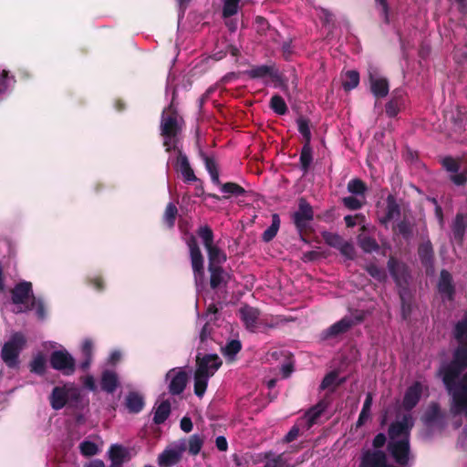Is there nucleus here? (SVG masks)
<instances>
[{"mask_svg":"<svg viewBox=\"0 0 467 467\" xmlns=\"http://www.w3.org/2000/svg\"><path fill=\"white\" fill-rule=\"evenodd\" d=\"M355 320L351 317H345L338 322L333 324L325 332V337H336L348 331L352 326H354Z\"/></svg>","mask_w":467,"mask_h":467,"instance_id":"6ab92c4d","label":"nucleus"},{"mask_svg":"<svg viewBox=\"0 0 467 467\" xmlns=\"http://www.w3.org/2000/svg\"><path fill=\"white\" fill-rule=\"evenodd\" d=\"M373 402V398L371 393H368L366 396V400L363 404V408L359 414L357 425L362 426L369 418H370V410Z\"/></svg>","mask_w":467,"mask_h":467,"instance_id":"2f4dec72","label":"nucleus"},{"mask_svg":"<svg viewBox=\"0 0 467 467\" xmlns=\"http://www.w3.org/2000/svg\"><path fill=\"white\" fill-rule=\"evenodd\" d=\"M454 337L459 346L453 353L452 360L441 367L440 375L451 396V413L467 417V373L459 379L461 373L467 368V314L455 325Z\"/></svg>","mask_w":467,"mask_h":467,"instance_id":"f257e3e1","label":"nucleus"},{"mask_svg":"<svg viewBox=\"0 0 467 467\" xmlns=\"http://www.w3.org/2000/svg\"><path fill=\"white\" fill-rule=\"evenodd\" d=\"M465 232L464 218L462 214H457L452 224L453 239L462 242Z\"/></svg>","mask_w":467,"mask_h":467,"instance_id":"c756f323","label":"nucleus"},{"mask_svg":"<svg viewBox=\"0 0 467 467\" xmlns=\"http://www.w3.org/2000/svg\"><path fill=\"white\" fill-rule=\"evenodd\" d=\"M240 0H223V16L228 17L235 15L238 11V4Z\"/></svg>","mask_w":467,"mask_h":467,"instance_id":"49530a36","label":"nucleus"},{"mask_svg":"<svg viewBox=\"0 0 467 467\" xmlns=\"http://www.w3.org/2000/svg\"><path fill=\"white\" fill-rule=\"evenodd\" d=\"M348 190L349 192L357 195H363L366 192V185L358 179H353L348 183Z\"/></svg>","mask_w":467,"mask_h":467,"instance_id":"c03bdc74","label":"nucleus"},{"mask_svg":"<svg viewBox=\"0 0 467 467\" xmlns=\"http://www.w3.org/2000/svg\"><path fill=\"white\" fill-rule=\"evenodd\" d=\"M80 452L87 457L96 455L99 452L98 445L90 441H84L79 444Z\"/></svg>","mask_w":467,"mask_h":467,"instance_id":"a19ab883","label":"nucleus"},{"mask_svg":"<svg viewBox=\"0 0 467 467\" xmlns=\"http://www.w3.org/2000/svg\"><path fill=\"white\" fill-rule=\"evenodd\" d=\"M326 408V402L320 401L306 413V420L309 427L315 423L316 420L325 411Z\"/></svg>","mask_w":467,"mask_h":467,"instance_id":"473e14b6","label":"nucleus"},{"mask_svg":"<svg viewBox=\"0 0 467 467\" xmlns=\"http://www.w3.org/2000/svg\"><path fill=\"white\" fill-rule=\"evenodd\" d=\"M199 236L203 242L204 247L207 248L213 244V234L212 230L207 226H202L199 229Z\"/></svg>","mask_w":467,"mask_h":467,"instance_id":"de8ad7c7","label":"nucleus"},{"mask_svg":"<svg viewBox=\"0 0 467 467\" xmlns=\"http://www.w3.org/2000/svg\"><path fill=\"white\" fill-rule=\"evenodd\" d=\"M367 271L372 277L376 278L379 281H382L386 277L384 269L379 268L376 265L371 264V265H368Z\"/></svg>","mask_w":467,"mask_h":467,"instance_id":"5fc2aeb1","label":"nucleus"},{"mask_svg":"<svg viewBox=\"0 0 467 467\" xmlns=\"http://www.w3.org/2000/svg\"><path fill=\"white\" fill-rule=\"evenodd\" d=\"M293 219L299 230L305 229L312 221L313 210L305 200H300L298 210L294 213Z\"/></svg>","mask_w":467,"mask_h":467,"instance_id":"ddd939ff","label":"nucleus"},{"mask_svg":"<svg viewBox=\"0 0 467 467\" xmlns=\"http://www.w3.org/2000/svg\"><path fill=\"white\" fill-rule=\"evenodd\" d=\"M222 365L221 358L215 354L205 355L202 358L197 357V368L194 374V393L202 398L207 389L211 377L219 369Z\"/></svg>","mask_w":467,"mask_h":467,"instance_id":"7ed1b4c3","label":"nucleus"},{"mask_svg":"<svg viewBox=\"0 0 467 467\" xmlns=\"http://www.w3.org/2000/svg\"><path fill=\"white\" fill-rule=\"evenodd\" d=\"M119 385L117 374L113 371H105L101 378V388L103 390L112 393Z\"/></svg>","mask_w":467,"mask_h":467,"instance_id":"a878e982","label":"nucleus"},{"mask_svg":"<svg viewBox=\"0 0 467 467\" xmlns=\"http://www.w3.org/2000/svg\"><path fill=\"white\" fill-rule=\"evenodd\" d=\"M177 207L172 202H170L165 210L164 213V221L169 225V227L173 226L176 214H177Z\"/></svg>","mask_w":467,"mask_h":467,"instance_id":"8fccbe9b","label":"nucleus"},{"mask_svg":"<svg viewBox=\"0 0 467 467\" xmlns=\"http://www.w3.org/2000/svg\"><path fill=\"white\" fill-rule=\"evenodd\" d=\"M170 109L164 110L161 119V135L164 137V146L167 150L175 147V136L178 130V121L176 116L172 113L169 115Z\"/></svg>","mask_w":467,"mask_h":467,"instance_id":"6e6552de","label":"nucleus"},{"mask_svg":"<svg viewBox=\"0 0 467 467\" xmlns=\"http://www.w3.org/2000/svg\"><path fill=\"white\" fill-rule=\"evenodd\" d=\"M187 244L190 250L192 266L194 274L197 292L199 294L200 287L204 283L203 258L194 236L192 235L187 240Z\"/></svg>","mask_w":467,"mask_h":467,"instance_id":"0eeeda50","label":"nucleus"},{"mask_svg":"<svg viewBox=\"0 0 467 467\" xmlns=\"http://www.w3.org/2000/svg\"><path fill=\"white\" fill-rule=\"evenodd\" d=\"M397 227L399 233L402 234L404 237H408L411 232L410 224L405 221L400 222Z\"/></svg>","mask_w":467,"mask_h":467,"instance_id":"e2e57ef3","label":"nucleus"},{"mask_svg":"<svg viewBox=\"0 0 467 467\" xmlns=\"http://www.w3.org/2000/svg\"><path fill=\"white\" fill-rule=\"evenodd\" d=\"M12 301L15 306L14 312L21 313L35 309L39 318L45 317L43 304L33 296L30 282L24 281L15 286L12 291Z\"/></svg>","mask_w":467,"mask_h":467,"instance_id":"20e7f679","label":"nucleus"},{"mask_svg":"<svg viewBox=\"0 0 467 467\" xmlns=\"http://www.w3.org/2000/svg\"><path fill=\"white\" fill-rule=\"evenodd\" d=\"M344 220L348 227H353L357 223H362L364 221V216L362 214H357L355 216L347 215Z\"/></svg>","mask_w":467,"mask_h":467,"instance_id":"052dcab7","label":"nucleus"},{"mask_svg":"<svg viewBox=\"0 0 467 467\" xmlns=\"http://www.w3.org/2000/svg\"><path fill=\"white\" fill-rule=\"evenodd\" d=\"M186 451L185 440H180L168 446L158 457L160 467H171L176 464Z\"/></svg>","mask_w":467,"mask_h":467,"instance_id":"1a4fd4ad","label":"nucleus"},{"mask_svg":"<svg viewBox=\"0 0 467 467\" xmlns=\"http://www.w3.org/2000/svg\"><path fill=\"white\" fill-rule=\"evenodd\" d=\"M179 171L182 173L184 182H191L197 181V178L190 166L188 159L185 155L180 154L177 160Z\"/></svg>","mask_w":467,"mask_h":467,"instance_id":"4be33fe9","label":"nucleus"},{"mask_svg":"<svg viewBox=\"0 0 467 467\" xmlns=\"http://www.w3.org/2000/svg\"><path fill=\"white\" fill-rule=\"evenodd\" d=\"M388 267L390 275L399 285L402 281H407V272L403 264L391 257L389 260Z\"/></svg>","mask_w":467,"mask_h":467,"instance_id":"412c9836","label":"nucleus"},{"mask_svg":"<svg viewBox=\"0 0 467 467\" xmlns=\"http://www.w3.org/2000/svg\"><path fill=\"white\" fill-rule=\"evenodd\" d=\"M221 191L225 194L235 196H239L244 192V188L234 182L222 184Z\"/></svg>","mask_w":467,"mask_h":467,"instance_id":"a18cd8bd","label":"nucleus"},{"mask_svg":"<svg viewBox=\"0 0 467 467\" xmlns=\"http://www.w3.org/2000/svg\"><path fill=\"white\" fill-rule=\"evenodd\" d=\"M376 3L380 6V12L384 16L386 22L389 21V8L387 5V0H376Z\"/></svg>","mask_w":467,"mask_h":467,"instance_id":"69168bd1","label":"nucleus"},{"mask_svg":"<svg viewBox=\"0 0 467 467\" xmlns=\"http://www.w3.org/2000/svg\"><path fill=\"white\" fill-rule=\"evenodd\" d=\"M11 79L7 77V72L5 70H2L0 72V94L5 92L10 83Z\"/></svg>","mask_w":467,"mask_h":467,"instance_id":"680f3d73","label":"nucleus"},{"mask_svg":"<svg viewBox=\"0 0 467 467\" xmlns=\"http://www.w3.org/2000/svg\"><path fill=\"white\" fill-rule=\"evenodd\" d=\"M50 363L53 368L64 375H71L75 371V360L66 350L54 351L50 357Z\"/></svg>","mask_w":467,"mask_h":467,"instance_id":"9d476101","label":"nucleus"},{"mask_svg":"<svg viewBox=\"0 0 467 467\" xmlns=\"http://www.w3.org/2000/svg\"><path fill=\"white\" fill-rule=\"evenodd\" d=\"M370 89L375 97L384 98L389 93L388 80L380 76L376 69L370 68L368 71Z\"/></svg>","mask_w":467,"mask_h":467,"instance_id":"f8f14e48","label":"nucleus"},{"mask_svg":"<svg viewBox=\"0 0 467 467\" xmlns=\"http://www.w3.org/2000/svg\"><path fill=\"white\" fill-rule=\"evenodd\" d=\"M204 162H205L206 170L208 171V172L211 176L212 182L214 184L219 185L220 180H219V172H218L216 162L214 161V160H213L212 158H209V157L204 158Z\"/></svg>","mask_w":467,"mask_h":467,"instance_id":"c9c22d12","label":"nucleus"},{"mask_svg":"<svg viewBox=\"0 0 467 467\" xmlns=\"http://www.w3.org/2000/svg\"><path fill=\"white\" fill-rule=\"evenodd\" d=\"M425 389V386L418 381L409 387L405 392L402 406L408 410L414 408L419 402Z\"/></svg>","mask_w":467,"mask_h":467,"instance_id":"4468645a","label":"nucleus"},{"mask_svg":"<svg viewBox=\"0 0 467 467\" xmlns=\"http://www.w3.org/2000/svg\"><path fill=\"white\" fill-rule=\"evenodd\" d=\"M31 371L42 374L46 368V359L42 355H37L31 362Z\"/></svg>","mask_w":467,"mask_h":467,"instance_id":"3c124183","label":"nucleus"},{"mask_svg":"<svg viewBox=\"0 0 467 467\" xmlns=\"http://www.w3.org/2000/svg\"><path fill=\"white\" fill-rule=\"evenodd\" d=\"M400 206L396 202L394 196L389 195L387 198V206L384 209L383 213L379 212V220L380 223L387 226L389 222L397 219L400 216Z\"/></svg>","mask_w":467,"mask_h":467,"instance_id":"2eb2a0df","label":"nucleus"},{"mask_svg":"<svg viewBox=\"0 0 467 467\" xmlns=\"http://www.w3.org/2000/svg\"><path fill=\"white\" fill-rule=\"evenodd\" d=\"M216 447L221 451H226L228 449V443L223 436H218L215 441Z\"/></svg>","mask_w":467,"mask_h":467,"instance_id":"338daca9","label":"nucleus"},{"mask_svg":"<svg viewBox=\"0 0 467 467\" xmlns=\"http://www.w3.org/2000/svg\"><path fill=\"white\" fill-rule=\"evenodd\" d=\"M252 78L262 79L265 83L274 81L277 78V71L272 66H258L247 71Z\"/></svg>","mask_w":467,"mask_h":467,"instance_id":"dca6fc26","label":"nucleus"},{"mask_svg":"<svg viewBox=\"0 0 467 467\" xmlns=\"http://www.w3.org/2000/svg\"><path fill=\"white\" fill-rule=\"evenodd\" d=\"M343 203L349 210H358L363 206L364 199L360 200L354 196H348L343 199Z\"/></svg>","mask_w":467,"mask_h":467,"instance_id":"603ef678","label":"nucleus"},{"mask_svg":"<svg viewBox=\"0 0 467 467\" xmlns=\"http://www.w3.org/2000/svg\"><path fill=\"white\" fill-rule=\"evenodd\" d=\"M171 412V404L168 400L161 401L154 411L153 420L157 424L163 423Z\"/></svg>","mask_w":467,"mask_h":467,"instance_id":"c85d7f7f","label":"nucleus"},{"mask_svg":"<svg viewBox=\"0 0 467 467\" xmlns=\"http://www.w3.org/2000/svg\"><path fill=\"white\" fill-rule=\"evenodd\" d=\"M205 249L207 250L208 253L209 266H219V265L225 262L226 255L217 246L212 244L211 246Z\"/></svg>","mask_w":467,"mask_h":467,"instance_id":"bb28decb","label":"nucleus"},{"mask_svg":"<svg viewBox=\"0 0 467 467\" xmlns=\"http://www.w3.org/2000/svg\"><path fill=\"white\" fill-rule=\"evenodd\" d=\"M300 162L304 171H306L312 162V150L309 144L304 145L300 155Z\"/></svg>","mask_w":467,"mask_h":467,"instance_id":"79ce46f5","label":"nucleus"},{"mask_svg":"<svg viewBox=\"0 0 467 467\" xmlns=\"http://www.w3.org/2000/svg\"><path fill=\"white\" fill-rule=\"evenodd\" d=\"M205 438L203 435L201 434H193L189 437L186 442V450H188V452L192 455L196 456L200 453L203 444H204Z\"/></svg>","mask_w":467,"mask_h":467,"instance_id":"b1692460","label":"nucleus"},{"mask_svg":"<svg viewBox=\"0 0 467 467\" xmlns=\"http://www.w3.org/2000/svg\"><path fill=\"white\" fill-rule=\"evenodd\" d=\"M340 380L338 379V375L337 372L328 373L321 382L320 388L322 389H331L333 390L336 387L340 384Z\"/></svg>","mask_w":467,"mask_h":467,"instance_id":"f704fd0d","label":"nucleus"},{"mask_svg":"<svg viewBox=\"0 0 467 467\" xmlns=\"http://www.w3.org/2000/svg\"><path fill=\"white\" fill-rule=\"evenodd\" d=\"M442 166L451 173L457 172L460 168L458 161L451 157L442 160Z\"/></svg>","mask_w":467,"mask_h":467,"instance_id":"4d7b16f0","label":"nucleus"},{"mask_svg":"<svg viewBox=\"0 0 467 467\" xmlns=\"http://www.w3.org/2000/svg\"><path fill=\"white\" fill-rule=\"evenodd\" d=\"M92 347V342L88 339H86L82 344V353L85 357V361L81 363L80 367L83 370L88 368L91 363Z\"/></svg>","mask_w":467,"mask_h":467,"instance_id":"58836bf2","label":"nucleus"},{"mask_svg":"<svg viewBox=\"0 0 467 467\" xmlns=\"http://www.w3.org/2000/svg\"><path fill=\"white\" fill-rule=\"evenodd\" d=\"M414 424L410 414L392 423L389 429L388 450L401 467H408L410 460V431Z\"/></svg>","mask_w":467,"mask_h":467,"instance_id":"f03ea898","label":"nucleus"},{"mask_svg":"<svg viewBox=\"0 0 467 467\" xmlns=\"http://www.w3.org/2000/svg\"><path fill=\"white\" fill-rule=\"evenodd\" d=\"M111 465L119 466L129 459V450L120 444H112L108 451Z\"/></svg>","mask_w":467,"mask_h":467,"instance_id":"a211bd4d","label":"nucleus"},{"mask_svg":"<svg viewBox=\"0 0 467 467\" xmlns=\"http://www.w3.org/2000/svg\"><path fill=\"white\" fill-rule=\"evenodd\" d=\"M322 236L328 245L335 248H338V246L344 241L340 235L330 232H324Z\"/></svg>","mask_w":467,"mask_h":467,"instance_id":"09e8293b","label":"nucleus"},{"mask_svg":"<svg viewBox=\"0 0 467 467\" xmlns=\"http://www.w3.org/2000/svg\"><path fill=\"white\" fill-rule=\"evenodd\" d=\"M347 258L351 259L355 254V248L349 242L343 241L337 248Z\"/></svg>","mask_w":467,"mask_h":467,"instance_id":"6e6d98bb","label":"nucleus"},{"mask_svg":"<svg viewBox=\"0 0 467 467\" xmlns=\"http://www.w3.org/2000/svg\"><path fill=\"white\" fill-rule=\"evenodd\" d=\"M270 107L278 115H284L287 111L285 100L278 95L272 97L270 100Z\"/></svg>","mask_w":467,"mask_h":467,"instance_id":"4c0bfd02","label":"nucleus"},{"mask_svg":"<svg viewBox=\"0 0 467 467\" xmlns=\"http://www.w3.org/2000/svg\"><path fill=\"white\" fill-rule=\"evenodd\" d=\"M440 408L438 404L432 403L428 411L426 412L424 416V420L426 423L432 422L439 415Z\"/></svg>","mask_w":467,"mask_h":467,"instance_id":"13d9d810","label":"nucleus"},{"mask_svg":"<svg viewBox=\"0 0 467 467\" xmlns=\"http://www.w3.org/2000/svg\"><path fill=\"white\" fill-rule=\"evenodd\" d=\"M239 315L247 329L254 331L257 327L259 311L252 306H244L239 309Z\"/></svg>","mask_w":467,"mask_h":467,"instance_id":"f3484780","label":"nucleus"},{"mask_svg":"<svg viewBox=\"0 0 467 467\" xmlns=\"http://www.w3.org/2000/svg\"><path fill=\"white\" fill-rule=\"evenodd\" d=\"M144 406V400L141 395L137 392H130L126 397V407L130 412L138 413Z\"/></svg>","mask_w":467,"mask_h":467,"instance_id":"393cba45","label":"nucleus"},{"mask_svg":"<svg viewBox=\"0 0 467 467\" xmlns=\"http://www.w3.org/2000/svg\"><path fill=\"white\" fill-rule=\"evenodd\" d=\"M358 241L362 250L367 253L376 251L379 248L377 242L373 238L360 234L358 237Z\"/></svg>","mask_w":467,"mask_h":467,"instance_id":"e433bc0d","label":"nucleus"},{"mask_svg":"<svg viewBox=\"0 0 467 467\" xmlns=\"http://www.w3.org/2000/svg\"><path fill=\"white\" fill-rule=\"evenodd\" d=\"M450 179L455 185H463L467 181V174L465 172H453L451 174Z\"/></svg>","mask_w":467,"mask_h":467,"instance_id":"bf43d9fd","label":"nucleus"},{"mask_svg":"<svg viewBox=\"0 0 467 467\" xmlns=\"http://www.w3.org/2000/svg\"><path fill=\"white\" fill-rule=\"evenodd\" d=\"M211 274V286L213 288L220 287L228 280V275L220 266H209Z\"/></svg>","mask_w":467,"mask_h":467,"instance_id":"5701e85b","label":"nucleus"},{"mask_svg":"<svg viewBox=\"0 0 467 467\" xmlns=\"http://www.w3.org/2000/svg\"><path fill=\"white\" fill-rule=\"evenodd\" d=\"M419 255L424 265L431 263L432 258V248L430 242L424 243L420 246Z\"/></svg>","mask_w":467,"mask_h":467,"instance_id":"37998d69","label":"nucleus"},{"mask_svg":"<svg viewBox=\"0 0 467 467\" xmlns=\"http://www.w3.org/2000/svg\"><path fill=\"white\" fill-rule=\"evenodd\" d=\"M26 344V338L21 333H15L2 347L1 358L9 368L18 365V356Z\"/></svg>","mask_w":467,"mask_h":467,"instance_id":"423d86ee","label":"nucleus"},{"mask_svg":"<svg viewBox=\"0 0 467 467\" xmlns=\"http://www.w3.org/2000/svg\"><path fill=\"white\" fill-rule=\"evenodd\" d=\"M241 342L237 339H232L222 347V353L225 358L232 361L234 359L236 354L241 350Z\"/></svg>","mask_w":467,"mask_h":467,"instance_id":"cd10ccee","label":"nucleus"},{"mask_svg":"<svg viewBox=\"0 0 467 467\" xmlns=\"http://www.w3.org/2000/svg\"><path fill=\"white\" fill-rule=\"evenodd\" d=\"M280 227V219L276 213L272 215L271 225L264 232L263 239L265 242L271 241L277 234Z\"/></svg>","mask_w":467,"mask_h":467,"instance_id":"72a5a7b5","label":"nucleus"},{"mask_svg":"<svg viewBox=\"0 0 467 467\" xmlns=\"http://www.w3.org/2000/svg\"><path fill=\"white\" fill-rule=\"evenodd\" d=\"M386 442V436L383 433H379L373 440V446L376 449L381 448Z\"/></svg>","mask_w":467,"mask_h":467,"instance_id":"774afa93","label":"nucleus"},{"mask_svg":"<svg viewBox=\"0 0 467 467\" xmlns=\"http://www.w3.org/2000/svg\"><path fill=\"white\" fill-rule=\"evenodd\" d=\"M438 288L439 292L444 298H451L454 289L451 284V275L446 270H442L441 272Z\"/></svg>","mask_w":467,"mask_h":467,"instance_id":"aec40b11","label":"nucleus"},{"mask_svg":"<svg viewBox=\"0 0 467 467\" xmlns=\"http://www.w3.org/2000/svg\"><path fill=\"white\" fill-rule=\"evenodd\" d=\"M297 127H298V131L301 133V135L306 140V144H309V141L311 139V132H310V129H309L307 120L305 119H302V118L299 119L297 120Z\"/></svg>","mask_w":467,"mask_h":467,"instance_id":"864d4df0","label":"nucleus"},{"mask_svg":"<svg viewBox=\"0 0 467 467\" xmlns=\"http://www.w3.org/2000/svg\"><path fill=\"white\" fill-rule=\"evenodd\" d=\"M401 106H402V101L400 99L394 98V99H390L386 104V114L389 118L396 117L398 115V113L400 112Z\"/></svg>","mask_w":467,"mask_h":467,"instance_id":"ea45409f","label":"nucleus"},{"mask_svg":"<svg viewBox=\"0 0 467 467\" xmlns=\"http://www.w3.org/2000/svg\"><path fill=\"white\" fill-rule=\"evenodd\" d=\"M180 426H181V429L186 432V433H189L190 431H192V420L189 418V417H183L182 420H181V423H180Z\"/></svg>","mask_w":467,"mask_h":467,"instance_id":"0e129e2a","label":"nucleus"},{"mask_svg":"<svg viewBox=\"0 0 467 467\" xmlns=\"http://www.w3.org/2000/svg\"><path fill=\"white\" fill-rule=\"evenodd\" d=\"M51 407L61 410L66 405L77 408L80 400V390L74 384L67 383L62 387H55L49 398Z\"/></svg>","mask_w":467,"mask_h":467,"instance_id":"39448f33","label":"nucleus"},{"mask_svg":"<svg viewBox=\"0 0 467 467\" xmlns=\"http://www.w3.org/2000/svg\"><path fill=\"white\" fill-rule=\"evenodd\" d=\"M166 379H170V392L173 395H176L182 393L184 390L188 376L182 368H172L167 373Z\"/></svg>","mask_w":467,"mask_h":467,"instance_id":"9b49d317","label":"nucleus"},{"mask_svg":"<svg viewBox=\"0 0 467 467\" xmlns=\"http://www.w3.org/2000/svg\"><path fill=\"white\" fill-rule=\"evenodd\" d=\"M359 83V74L358 71L349 70L346 72L342 85L345 90H351L358 87Z\"/></svg>","mask_w":467,"mask_h":467,"instance_id":"7c9ffc66","label":"nucleus"}]
</instances>
